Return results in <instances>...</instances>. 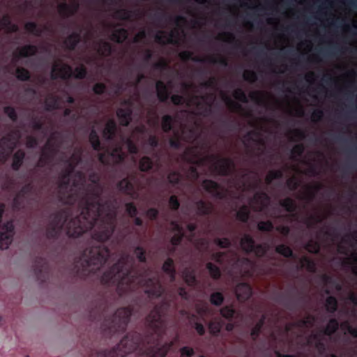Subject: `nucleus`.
Instances as JSON below:
<instances>
[{"instance_id":"f257e3e1","label":"nucleus","mask_w":357,"mask_h":357,"mask_svg":"<svg viewBox=\"0 0 357 357\" xmlns=\"http://www.w3.org/2000/svg\"><path fill=\"white\" fill-rule=\"evenodd\" d=\"M99 190H95L88 193L82 201L80 215L75 218H67L63 220L61 215L54 217L50 222L47 230L50 236L57 234L66 224L67 234L77 238L90 229L95 222L102 224L101 227L94 234V238L99 241L109 239L113 232V219L115 212L109 204L100 206Z\"/></svg>"},{"instance_id":"f03ea898","label":"nucleus","mask_w":357,"mask_h":357,"mask_svg":"<svg viewBox=\"0 0 357 357\" xmlns=\"http://www.w3.org/2000/svg\"><path fill=\"white\" fill-rule=\"evenodd\" d=\"M129 266V258L127 256L121 257L111 269L104 273L102 282L105 284L120 283L122 285L131 282L132 276L128 273Z\"/></svg>"},{"instance_id":"7ed1b4c3","label":"nucleus","mask_w":357,"mask_h":357,"mask_svg":"<svg viewBox=\"0 0 357 357\" xmlns=\"http://www.w3.org/2000/svg\"><path fill=\"white\" fill-rule=\"evenodd\" d=\"M109 255V250L105 246L89 248L84 251L80 263L89 271H96L105 263Z\"/></svg>"},{"instance_id":"20e7f679","label":"nucleus","mask_w":357,"mask_h":357,"mask_svg":"<svg viewBox=\"0 0 357 357\" xmlns=\"http://www.w3.org/2000/svg\"><path fill=\"white\" fill-rule=\"evenodd\" d=\"M79 160V153L73 154V157L68 161V169L64 175L62 176L60 182V189L61 191L76 192L77 189L80 190L83 186L84 178L79 172L73 171L75 164L78 163Z\"/></svg>"},{"instance_id":"39448f33","label":"nucleus","mask_w":357,"mask_h":357,"mask_svg":"<svg viewBox=\"0 0 357 357\" xmlns=\"http://www.w3.org/2000/svg\"><path fill=\"white\" fill-rule=\"evenodd\" d=\"M138 342L137 337L133 335H126L107 354L106 357H124L137 348Z\"/></svg>"},{"instance_id":"423d86ee","label":"nucleus","mask_w":357,"mask_h":357,"mask_svg":"<svg viewBox=\"0 0 357 357\" xmlns=\"http://www.w3.org/2000/svg\"><path fill=\"white\" fill-rule=\"evenodd\" d=\"M72 75L76 78H82L85 75V70L81 66L76 68L75 71L73 73L70 66L65 65L60 61L56 62L52 68V77L66 78Z\"/></svg>"},{"instance_id":"0eeeda50","label":"nucleus","mask_w":357,"mask_h":357,"mask_svg":"<svg viewBox=\"0 0 357 357\" xmlns=\"http://www.w3.org/2000/svg\"><path fill=\"white\" fill-rule=\"evenodd\" d=\"M15 231L12 222L0 225V248L7 249L13 241Z\"/></svg>"},{"instance_id":"6e6552de","label":"nucleus","mask_w":357,"mask_h":357,"mask_svg":"<svg viewBox=\"0 0 357 357\" xmlns=\"http://www.w3.org/2000/svg\"><path fill=\"white\" fill-rule=\"evenodd\" d=\"M207 162L216 172L222 174H227L232 166L231 160L216 156L211 157Z\"/></svg>"},{"instance_id":"1a4fd4ad","label":"nucleus","mask_w":357,"mask_h":357,"mask_svg":"<svg viewBox=\"0 0 357 357\" xmlns=\"http://www.w3.org/2000/svg\"><path fill=\"white\" fill-rule=\"evenodd\" d=\"M241 247L247 252L254 251L257 255H262L265 253V246L259 245L254 247V242L252 239L247 235H245L241 239Z\"/></svg>"},{"instance_id":"9d476101","label":"nucleus","mask_w":357,"mask_h":357,"mask_svg":"<svg viewBox=\"0 0 357 357\" xmlns=\"http://www.w3.org/2000/svg\"><path fill=\"white\" fill-rule=\"evenodd\" d=\"M146 288V292L152 297H158L159 296L162 292V289L158 283V281L156 279H149L144 284Z\"/></svg>"},{"instance_id":"9b49d317","label":"nucleus","mask_w":357,"mask_h":357,"mask_svg":"<svg viewBox=\"0 0 357 357\" xmlns=\"http://www.w3.org/2000/svg\"><path fill=\"white\" fill-rule=\"evenodd\" d=\"M172 344V342H169L164 344L160 347L153 348L144 354L142 357H165Z\"/></svg>"},{"instance_id":"f8f14e48","label":"nucleus","mask_w":357,"mask_h":357,"mask_svg":"<svg viewBox=\"0 0 357 357\" xmlns=\"http://www.w3.org/2000/svg\"><path fill=\"white\" fill-rule=\"evenodd\" d=\"M203 188L216 197L222 198L225 196L222 188L212 181H204L203 182Z\"/></svg>"},{"instance_id":"ddd939ff","label":"nucleus","mask_w":357,"mask_h":357,"mask_svg":"<svg viewBox=\"0 0 357 357\" xmlns=\"http://www.w3.org/2000/svg\"><path fill=\"white\" fill-rule=\"evenodd\" d=\"M235 292L238 300L240 301L248 299L252 294L250 287L245 283L239 284L236 287Z\"/></svg>"},{"instance_id":"4468645a","label":"nucleus","mask_w":357,"mask_h":357,"mask_svg":"<svg viewBox=\"0 0 357 357\" xmlns=\"http://www.w3.org/2000/svg\"><path fill=\"white\" fill-rule=\"evenodd\" d=\"M250 98L255 102L265 107H270V97L268 94L262 92H253L250 94Z\"/></svg>"},{"instance_id":"2eb2a0df","label":"nucleus","mask_w":357,"mask_h":357,"mask_svg":"<svg viewBox=\"0 0 357 357\" xmlns=\"http://www.w3.org/2000/svg\"><path fill=\"white\" fill-rule=\"evenodd\" d=\"M172 100L174 104H180L186 102L188 105H197L199 107L202 102H206L204 98L195 97L187 100L185 98L177 95L172 96Z\"/></svg>"},{"instance_id":"dca6fc26","label":"nucleus","mask_w":357,"mask_h":357,"mask_svg":"<svg viewBox=\"0 0 357 357\" xmlns=\"http://www.w3.org/2000/svg\"><path fill=\"white\" fill-rule=\"evenodd\" d=\"M268 199L266 194L261 193L255 195L253 201L251 202V206L255 210H262L268 204Z\"/></svg>"},{"instance_id":"f3484780","label":"nucleus","mask_w":357,"mask_h":357,"mask_svg":"<svg viewBox=\"0 0 357 357\" xmlns=\"http://www.w3.org/2000/svg\"><path fill=\"white\" fill-rule=\"evenodd\" d=\"M147 321L152 328H159L162 325L161 315L158 309H155L150 313Z\"/></svg>"},{"instance_id":"a211bd4d","label":"nucleus","mask_w":357,"mask_h":357,"mask_svg":"<svg viewBox=\"0 0 357 357\" xmlns=\"http://www.w3.org/2000/svg\"><path fill=\"white\" fill-rule=\"evenodd\" d=\"M171 229L174 232V236L172 238V243L174 245H176L179 243L182 236V228L177 224L176 222H172L171 224Z\"/></svg>"},{"instance_id":"6ab92c4d","label":"nucleus","mask_w":357,"mask_h":357,"mask_svg":"<svg viewBox=\"0 0 357 357\" xmlns=\"http://www.w3.org/2000/svg\"><path fill=\"white\" fill-rule=\"evenodd\" d=\"M222 327V322L219 319H214L211 320L208 324L209 333L213 335H218L221 331Z\"/></svg>"},{"instance_id":"aec40b11","label":"nucleus","mask_w":357,"mask_h":357,"mask_svg":"<svg viewBox=\"0 0 357 357\" xmlns=\"http://www.w3.org/2000/svg\"><path fill=\"white\" fill-rule=\"evenodd\" d=\"M162 270L170 278L171 281L175 279L176 272L173 266V261L171 259H168L165 261Z\"/></svg>"},{"instance_id":"412c9836","label":"nucleus","mask_w":357,"mask_h":357,"mask_svg":"<svg viewBox=\"0 0 357 357\" xmlns=\"http://www.w3.org/2000/svg\"><path fill=\"white\" fill-rule=\"evenodd\" d=\"M36 50L34 46H24L15 53V58L20 59L33 54L36 52Z\"/></svg>"},{"instance_id":"4be33fe9","label":"nucleus","mask_w":357,"mask_h":357,"mask_svg":"<svg viewBox=\"0 0 357 357\" xmlns=\"http://www.w3.org/2000/svg\"><path fill=\"white\" fill-rule=\"evenodd\" d=\"M15 146V138L7 139L5 138L1 142L0 148L3 151V153L8 154L13 147Z\"/></svg>"},{"instance_id":"5701e85b","label":"nucleus","mask_w":357,"mask_h":357,"mask_svg":"<svg viewBox=\"0 0 357 357\" xmlns=\"http://www.w3.org/2000/svg\"><path fill=\"white\" fill-rule=\"evenodd\" d=\"M130 111L129 109H119L117 111V116L122 125H128L130 121Z\"/></svg>"},{"instance_id":"b1692460","label":"nucleus","mask_w":357,"mask_h":357,"mask_svg":"<svg viewBox=\"0 0 357 357\" xmlns=\"http://www.w3.org/2000/svg\"><path fill=\"white\" fill-rule=\"evenodd\" d=\"M77 9V4L73 3L72 5L62 3L59 5V13L63 15H68L73 13Z\"/></svg>"},{"instance_id":"393cba45","label":"nucleus","mask_w":357,"mask_h":357,"mask_svg":"<svg viewBox=\"0 0 357 357\" xmlns=\"http://www.w3.org/2000/svg\"><path fill=\"white\" fill-rule=\"evenodd\" d=\"M0 29H5L7 31H14L17 29L15 24H11L8 17H3L0 20Z\"/></svg>"},{"instance_id":"a878e982","label":"nucleus","mask_w":357,"mask_h":357,"mask_svg":"<svg viewBox=\"0 0 357 357\" xmlns=\"http://www.w3.org/2000/svg\"><path fill=\"white\" fill-rule=\"evenodd\" d=\"M158 96L160 100H165L168 97V91L166 86L162 82H158L156 84Z\"/></svg>"},{"instance_id":"bb28decb","label":"nucleus","mask_w":357,"mask_h":357,"mask_svg":"<svg viewBox=\"0 0 357 357\" xmlns=\"http://www.w3.org/2000/svg\"><path fill=\"white\" fill-rule=\"evenodd\" d=\"M128 36L127 32L126 30L119 29H116L112 35V38L116 42L121 43L123 42Z\"/></svg>"},{"instance_id":"cd10ccee","label":"nucleus","mask_w":357,"mask_h":357,"mask_svg":"<svg viewBox=\"0 0 357 357\" xmlns=\"http://www.w3.org/2000/svg\"><path fill=\"white\" fill-rule=\"evenodd\" d=\"M183 278L188 285H192L195 282V277L190 269H185L183 272Z\"/></svg>"},{"instance_id":"c85d7f7f","label":"nucleus","mask_w":357,"mask_h":357,"mask_svg":"<svg viewBox=\"0 0 357 357\" xmlns=\"http://www.w3.org/2000/svg\"><path fill=\"white\" fill-rule=\"evenodd\" d=\"M115 129L114 122L113 121H108L103 131L104 136L107 138H110L114 135Z\"/></svg>"},{"instance_id":"c756f323","label":"nucleus","mask_w":357,"mask_h":357,"mask_svg":"<svg viewBox=\"0 0 357 357\" xmlns=\"http://www.w3.org/2000/svg\"><path fill=\"white\" fill-rule=\"evenodd\" d=\"M119 188L121 190L126 192L128 194H132V184L127 179H123L119 183Z\"/></svg>"},{"instance_id":"7c9ffc66","label":"nucleus","mask_w":357,"mask_h":357,"mask_svg":"<svg viewBox=\"0 0 357 357\" xmlns=\"http://www.w3.org/2000/svg\"><path fill=\"white\" fill-rule=\"evenodd\" d=\"M340 329L346 334L349 333L354 337H357V329L352 328L347 322L341 325Z\"/></svg>"},{"instance_id":"2f4dec72","label":"nucleus","mask_w":357,"mask_h":357,"mask_svg":"<svg viewBox=\"0 0 357 357\" xmlns=\"http://www.w3.org/2000/svg\"><path fill=\"white\" fill-rule=\"evenodd\" d=\"M110 156L112 158L114 162H117L121 160L123 158V153L119 148H115L109 153Z\"/></svg>"},{"instance_id":"473e14b6","label":"nucleus","mask_w":357,"mask_h":357,"mask_svg":"<svg viewBox=\"0 0 357 357\" xmlns=\"http://www.w3.org/2000/svg\"><path fill=\"white\" fill-rule=\"evenodd\" d=\"M24 158V153L21 151H17L13 158V167L15 169H18V167L20 166L22 159Z\"/></svg>"},{"instance_id":"72a5a7b5","label":"nucleus","mask_w":357,"mask_h":357,"mask_svg":"<svg viewBox=\"0 0 357 357\" xmlns=\"http://www.w3.org/2000/svg\"><path fill=\"white\" fill-rule=\"evenodd\" d=\"M79 40V36L76 33H74L66 40V45L69 48H73Z\"/></svg>"},{"instance_id":"f704fd0d","label":"nucleus","mask_w":357,"mask_h":357,"mask_svg":"<svg viewBox=\"0 0 357 357\" xmlns=\"http://www.w3.org/2000/svg\"><path fill=\"white\" fill-rule=\"evenodd\" d=\"M301 266L305 268L309 271H314L315 269V264L313 261L307 258H303L301 261Z\"/></svg>"},{"instance_id":"c9c22d12","label":"nucleus","mask_w":357,"mask_h":357,"mask_svg":"<svg viewBox=\"0 0 357 357\" xmlns=\"http://www.w3.org/2000/svg\"><path fill=\"white\" fill-rule=\"evenodd\" d=\"M210 300H211V302L212 304L215 305H220L223 301V296H222V294H220L219 292L213 293L211 296Z\"/></svg>"},{"instance_id":"e433bc0d","label":"nucleus","mask_w":357,"mask_h":357,"mask_svg":"<svg viewBox=\"0 0 357 357\" xmlns=\"http://www.w3.org/2000/svg\"><path fill=\"white\" fill-rule=\"evenodd\" d=\"M207 269L208 270L211 275L214 278H217L220 276V272L218 267L215 266H213L211 263H208L206 265Z\"/></svg>"},{"instance_id":"4c0bfd02","label":"nucleus","mask_w":357,"mask_h":357,"mask_svg":"<svg viewBox=\"0 0 357 357\" xmlns=\"http://www.w3.org/2000/svg\"><path fill=\"white\" fill-rule=\"evenodd\" d=\"M152 166V162L148 158H143L139 162V167L142 171H146Z\"/></svg>"},{"instance_id":"58836bf2","label":"nucleus","mask_w":357,"mask_h":357,"mask_svg":"<svg viewBox=\"0 0 357 357\" xmlns=\"http://www.w3.org/2000/svg\"><path fill=\"white\" fill-rule=\"evenodd\" d=\"M234 98L240 102H247V96L241 89H237L234 92Z\"/></svg>"},{"instance_id":"ea45409f","label":"nucleus","mask_w":357,"mask_h":357,"mask_svg":"<svg viewBox=\"0 0 357 357\" xmlns=\"http://www.w3.org/2000/svg\"><path fill=\"white\" fill-rule=\"evenodd\" d=\"M249 210L247 207H242L237 213V217L242 221H245L248 218Z\"/></svg>"},{"instance_id":"a19ab883","label":"nucleus","mask_w":357,"mask_h":357,"mask_svg":"<svg viewBox=\"0 0 357 357\" xmlns=\"http://www.w3.org/2000/svg\"><path fill=\"white\" fill-rule=\"evenodd\" d=\"M220 313L222 317L229 319L234 315V310L230 307H225L220 310Z\"/></svg>"},{"instance_id":"79ce46f5","label":"nucleus","mask_w":357,"mask_h":357,"mask_svg":"<svg viewBox=\"0 0 357 357\" xmlns=\"http://www.w3.org/2000/svg\"><path fill=\"white\" fill-rule=\"evenodd\" d=\"M337 328V323L335 320H331L328 324V326L326 328V331L324 332L325 334L330 335L331 333H333L336 328Z\"/></svg>"},{"instance_id":"37998d69","label":"nucleus","mask_w":357,"mask_h":357,"mask_svg":"<svg viewBox=\"0 0 357 357\" xmlns=\"http://www.w3.org/2000/svg\"><path fill=\"white\" fill-rule=\"evenodd\" d=\"M90 142L95 149H98L100 146L98 137L93 131L90 134Z\"/></svg>"},{"instance_id":"c03bdc74","label":"nucleus","mask_w":357,"mask_h":357,"mask_svg":"<svg viewBox=\"0 0 357 357\" xmlns=\"http://www.w3.org/2000/svg\"><path fill=\"white\" fill-rule=\"evenodd\" d=\"M197 208L199 213L205 214L208 213L211 211V206L208 204H206L204 202H199L197 204Z\"/></svg>"},{"instance_id":"a18cd8bd","label":"nucleus","mask_w":357,"mask_h":357,"mask_svg":"<svg viewBox=\"0 0 357 357\" xmlns=\"http://www.w3.org/2000/svg\"><path fill=\"white\" fill-rule=\"evenodd\" d=\"M336 300L333 297H328L326 300V307L328 311L333 312L336 309Z\"/></svg>"},{"instance_id":"49530a36","label":"nucleus","mask_w":357,"mask_h":357,"mask_svg":"<svg viewBox=\"0 0 357 357\" xmlns=\"http://www.w3.org/2000/svg\"><path fill=\"white\" fill-rule=\"evenodd\" d=\"M181 357H191L194 354L192 348L184 347L180 350Z\"/></svg>"},{"instance_id":"de8ad7c7","label":"nucleus","mask_w":357,"mask_h":357,"mask_svg":"<svg viewBox=\"0 0 357 357\" xmlns=\"http://www.w3.org/2000/svg\"><path fill=\"white\" fill-rule=\"evenodd\" d=\"M172 119L169 116H165L162 119V126L165 131H167L171 129Z\"/></svg>"},{"instance_id":"09e8293b","label":"nucleus","mask_w":357,"mask_h":357,"mask_svg":"<svg viewBox=\"0 0 357 357\" xmlns=\"http://www.w3.org/2000/svg\"><path fill=\"white\" fill-rule=\"evenodd\" d=\"M277 252L282 254V255L285 257L290 256L291 255V250L284 245H279L276 248Z\"/></svg>"},{"instance_id":"8fccbe9b","label":"nucleus","mask_w":357,"mask_h":357,"mask_svg":"<svg viewBox=\"0 0 357 357\" xmlns=\"http://www.w3.org/2000/svg\"><path fill=\"white\" fill-rule=\"evenodd\" d=\"M17 78L25 80L29 77V73L23 68H17L16 71Z\"/></svg>"},{"instance_id":"3c124183","label":"nucleus","mask_w":357,"mask_h":357,"mask_svg":"<svg viewBox=\"0 0 357 357\" xmlns=\"http://www.w3.org/2000/svg\"><path fill=\"white\" fill-rule=\"evenodd\" d=\"M25 28L30 33H33L36 35H38L40 33L38 29L37 28L36 25L33 23H31V22L27 23L25 25Z\"/></svg>"},{"instance_id":"603ef678","label":"nucleus","mask_w":357,"mask_h":357,"mask_svg":"<svg viewBox=\"0 0 357 357\" xmlns=\"http://www.w3.org/2000/svg\"><path fill=\"white\" fill-rule=\"evenodd\" d=\"M135 255L140 261H145L144 251L142 248L137 247L135 250Z\"/></svg>"},{"instance_id":"864d4df0","label":"nucleus","mask_w":357,"mask_h":357,"mask_svg":"<svg viewBox=\"0 0 357 357\" xmlns=\"http://www.w3.org/2000/svg\"><path fill=\"white\" fill-rule=\"evenodd\" d=\"M282 173L280 171L271 172L266 176V181L267 182H271L274 178L280 177Z\"/></svg>"},{"instance_id":"5fc2aeb1","label":"nucleus","mask_w":357,"mask_h":357,"mask_svg":"<svg viewBox=\"0 0 357 357\" xmlns=\"http://www.w3.org/2000/svg\"><path fill=\"white\" fill-rule=\"evenodd\" d=\"M272 225L269 222H261L258 225V228L262 231H268L271 229Z\"/></svg>"},{"instance_id":"6e6d98bb","label":"nucleus","mask_w":357,"mask_h":357,"mask_svg":"<svg viewBox=\"0 0 357 357\" xmlns=\"http://www.w3.org/2000/svg\"><path fill=\"white\" fill-rule=\"evenodd\" d=\"M169 206L173 209L178 208V207L179 206V203L175 196H172L169 198Z\"/></svg>"},{"instance_id":"4d7b16f0","label":"nucleus","mask_w":357,"mask_h":357,"mask_svg":"<svg viewBox=\"0 0 357 357\" xmlns=\"http://www.w3.org/2000/svg\"><path fill=\"white\" fill-rule=\"evenodd\" d=\"M308 343L310 344H314L317 348L322 344L320 342V339L317 336L311 337L308 340Z\"/></svg>"},{"instance_id":"13d9d810","label":"nucleus","mask_w":357,"mask_h":357,"mask_svg":"<svg viewBox=\"0 0 357 357\" xmlns=\"http://www.w3.org/2000/svg\"><path fill=\"white\" fill-rule=\"evenodd\" d=\"M126 211L128 213V214L131 216L135 215L137 213V209L135 206H134L131 204H128L126 205Z\"/></svg>"},{"instance_id":"bf43d9fd","label":"nucleus","mask_w":357,"mask_h":357,"mask_svg":"<svg viewBox=\"0 0 357 357\" xmlns=\"http://www.w3.org/2000/svg\"><path fill=\"white\" fill-rule=\"evenodd\" d=\"M282 205L285 207L287 211H292L294 208V203L291 199H286L284 201Z\"/></svg>"},{"instance_id":"052dcab7","label":"nucleus","mask_w":357,"mask_h":357,"mask_svg":"<svg viewBox=\"0 0 357 357\" xmlns=\"http://www.w3.org/2000/svg\"><path fill=\"white\" fill-rule=\"evenodd\" d=\"M195 328L197 333L199 335H204L205 333V328L202 324L195 323Z\"/></svg>"},{"instance_id":"680f3d73","label":"nucleus","mask_w":357,"mask_h":357,"mask_svg":"<svg viewBox=\"0 0 357 357\" xmlns=\"http://www.w3.org/2000/svg\"><path fill=\"white\" fill-rule=\"evenodd\" d=\"M179 175L176 173H172L169 175L168 179L170 183H176L179 180Z\"/></svg>"},{"instance_id":"e2e57ef3","label":"nucleus","mask_w":357,"mask_h":357,"mask_svg":"<svg viewBox=\"0 0 357 357\" xmlns=\"http://www.w3.org/2000/svg\"><path fill=\"white\" fill-rule=\"evenodd\" d=\"M125 144H126L127 149H128V151L130 153L136 152L137 148L132 144V142L130 139H127L125 142Z\"/></svg>"},{"instance_id":"0e129e2a","label":"nucleus","mask_w":357,"mask_h":357,"mask_svg":"<svg viewBox=\"0 0 357 357\" xmlns=\"http://www.w3.org/2000/svg\"><path fill=\"white\" fill-rule=\"evenodd\" d=\"M263 323H264V321L260 320L259 322L257 323V324L255 326V328L252 329V333H251L252 336L257 335L258 334V332L259 331L261 326L263 325Z\"/></svg>"},{"instance_id":"69168bd1","label":"nucleus","mask_w":357,"mask_h":357,"mask_svg":"<svg viewBox=\"0 0 357 357\" xmlns=\"http://www.w3.org/2000/svg\"><path fill=\"white\" fill-rule=\"evenodd\" d=\"M158 215V211L155 208H150L146 212V215L148 218L153 219L155 218Z\"/></svg>"},{"instance_id":"338daca9","label":"nucleus","mask_w":357,"mask_h":357,"mask_svg":"<svg viewBox=\"0 0 357 357\" xmlns=\"http://www.w3.org/2000/svg\"><path fill=\"white\" fill-rule=\"evenodd\" d=\"M5 112L8 114V116L12 119H14L16 117L15 112V110L11 107H6L5 109Z\"/></svg>"},{"instance_id":"774afa93","label":"nucleus","mask_w":357,"mask_h":357,"mask_svg":"<svg viewBox=\"0 0 357 357\" xmlns=\"http://www.w3.org/2000/svg\"><path fill=\"white\" fill-rule=\"evenodd\" d=\"M217 243L221 248H226L229 245V242L227 238L218 239Z\"/></svg>"}]
</instances>
